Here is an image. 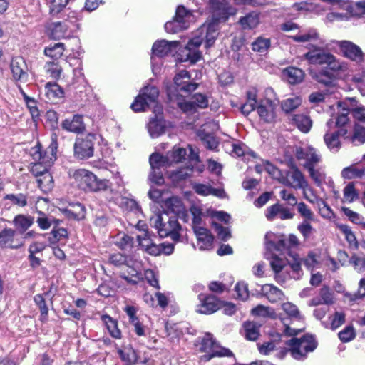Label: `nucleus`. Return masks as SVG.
Returning a JSON list of instances; mask_svg holds the SVG:
<instances>
[{"label": "nucleus", "instance_id": "24", "mask_svg": "<svg viewBox=\"0 0 365 365\" xmlns=\"http://www.w3.org/2000/svg\"><path fill=\"white\" fill-rule=\"evenodd\" d=\"M346 133L347 130L344 128L332 133H331L330 130L328 129L324 136V140L326 145L331 151L334 153L337 152L341 147L339 136H344L346 135Z\"/></svg>", "mask_w": 365, "mask_h": 365}, {"label": "nucleus", "instance_id": "61", "mask_svg": "<svg viewBox=\"0 0 365 365\" xmlns=\"http://www.w3.org/2000/svg\"><path fill=\"white\" fill-rule=\"evenodd\" d=\"M361 168L355 165L344 168L341 171V177L344 179L359 178L360 177Z\"/></svg>", "mask_w": 365, "mask_h": 365}, {"label": "nucleus", "instance_id": "32", "mask_svg": "<svg viewBox=\"0 0 365 365\" xmlns=\"http://www.w3.org/2000/svg\"><path fill=\"white\" fill-rule=\"evenodd\" d=\"M344 103H338V107L342 108L343 110H346V113H343L341 115H339L335 120L334 119H330L327 121L326 125L329 130H331L334 127H338L340 129H346L344 127L349 122V118L347 116L348 109H346L343 107Z\"/></svg>", "mask_w": 365, "mask_h": 365}, {"label": "nucleus", "instance_id": "10", "mask_svg": "<svg viewBox=\"0 0 365 365\" xmlns=\"http://www.w3.org/2000/svg\"><path fill=\"white\" fill-rule=\"evenodd\" d=\"M195 21L191 11L186 9L183 6H179L173 20L165 24V30L168 33L175 34L188 28L190 23Z\"/></svg>", "mask_w": 365, "mask_h": 365}, {"label": "nucleus", "instance_id": "34", "mask_svg": "<svg viewBox=\"0 0 365 365\" xmlns=\"http://www.w3.org/2000/svg\"><path fill=\"white\" fill-rule=\"evenodd\" d=\"M192 173V168L190 165L182 167L178 170L171 171L169 173V178L174 184H178L180 182L190 177Z\"/></svg>", "mask_w": 365, "mask_h": 365}, {"label": "nucleus", "instance_id": "54", "mask_svg": "<svg viewBox=\"0 0 365 365\" xmlns=\"http://www.w3.org/2000/svg\"><path fill=\"white\" fill-rule=\"evenodd\" d=\"M292 260L287 259L289 267L292 270V277L298 279L300 277L301 259L298 255H290Z\"/></svg>", "mask_w": 365, "mask_h": 365}, {"label": "nucleus", "instance_id": "1", "mask_svg": "<svg viewBox=\"0 0 365 365\" xmlns=\"http://www.w3.org/2000/svg\"><path fill=\"white\" fill-rule=\"evenodd\" d=\"M207 4L212 14V21L205 22L195 32L185 48L180 54L181 61H190L195 63L201 58V53L198 51L199 46L203 41L205 47L212 46L217 36V22L225 21L230 16L236 14V9L228 6L227 0H202ZM236 4H252L255 0H234Z\"/></svg>", "mask_w": 365, "mask_h": 365}, {"label": "nucleus", "instance_id": "8", "mask_svg": "<svg viewBox=\"0 0 365 365\" xmlns=\"http://www.w3.org/2000/svg\"><path fill=\"white\" fill-rule=\"evenodd\" d=\"M292 356L297 360H304L308 353L312 352L317 343L312 335L306 334L300 338H293L287 344Z\"/></svg>", "mask_w": 365, "mask_h": 365}, {"label": "nucleus", "instance_id": "50", "mask_svg": "<svg viewBox=\"0 0 365 365\" xmlns=\"http://www.w3.org/2000/svg\"><path fill=\"white\" fill-rule=\"evenodd\" d=\"M34 302L38 306L41 314H40V320L42 322H46L48 320V309L46 304L45 299L43 298L42 294H36L34 297Z\"/></svg>", "mask_w": 365, "mask_h": 365}, {"label": "nucleus", "instance_id": "41", "mask_svg": "<svg viewBox=\"0 0 365 365\" xmlns=\"http://www.w3.org/2000/svg\"><path fill=\"white\" fill-rule=\"evenodd\" d=\"M102 319L111 336L115 339H120L121 332L118 327L117 321L108 315L103 316Z\"/></svg>", "mask_w": 365, "mask_h": 365}, {"label": "nucleus", "instance_id": "6", "mask_svg": "<svg viewBox=\"0 0 365 365\" xmlns=\"http://www.w3.org/2000/svg\"><path fill=\"white\" fill-rule=\"evenodd\" d=\"M265 244L269 251H277L292 255L291 250L297 248L300 245L298 237L290 234L287 238L284 235L269 232L265 235Z\"/></svg>", "mask_w": 365, "mask_h": 365}, {"label": "nucleus", "instance_id": "59", "mask_svg": "<svg viewBox=\"0 0 365 365\" xmlns=\"http://www.w3.org/2000/svg\"><path fill=\"white\" fill-rule=\"evenodd\" d=\"M297 211L303 220H314V214L311 209L303 202L297 203Z\"/></svg>", "mask_w": 365, "mask_h": 365}, {"label": "nucleus", "instance_id": "13", "mask_svg": "<svg viewBox=\"0 0 365 365\" xmlns=\"http://www.w3.org/2000/svg\"><path fill=\"white\" fill-rule=\"evenodd\" d=\"M94 136L88 135L78 138L74 144V155L79 159H87L93 155Z\"/></svg>", "mask_w": 365, "mask_h": 365}, {"label": "nucleus", "instance_id": "21", "mask_svg": "<svg viewBox=\"0 0 365 365\" xmlns=\"http://www.w3.org/2000/svg\"><path fill=\"white\" fill-rule=\"evenodd\" d=\"M277 99H268L267 102H262L257 107V113L259 117L266 122L274 121L276 117L275 110L278 106Z\"/></svg>", "mask_w": 365, "mask_h": 365}, {"label": "nucleus", "instance_id": "46", "mask_svg": "<svg viewBox=\"0 0 365 365\" xmlns=\"http://www.w3.org/2000/svg\"><path fill=\"white\" fill-rule=\"evenodd\" d=\"M36 180L38 186L43 192L50 191L53 187V177L48 171L37 178Z\"/></svg>", "mask_w": 365, "mask_h": 365}, {"label": "nucleus", "instance_id": "26", "mask_svg": "<svg viewBox=\"0 0 365 365\" xmlns=\"http://www.w3.org/2000/svg\"><path fill=\"white\" fill-rule=\"evenodd\" d=\"M62 128L68 132L79 133L84 130L83 117L74 115L72 118L65 119L61 124Z\"/></svg>", "mask_w": 365, "mask_h": 365}, {"label": "nucleus", "instance_id": "33", "mask_svg": "<svg viewBox=\"0 0 365 365\" xmlns=\"http://www.w3.org/2000/svg\"><path fill=\"white\" fill-rule=\"evenodd\" d=\"M284 76L291 84L301 83L304 78V73L302 69L295 67H289L284 70Z\"/></svg>", "mask_w": 365, "mask_h": 365}, {"label": "nucleus", "instance_id": "52", "mask_svg": "<svg viewBox=\"0 0 365 365\" xmlns=\"http://www.w3.org/2000/svg\"><path fill=\"white\" fill-rule=\"evenodd\" d=\"M334 71H329L327 70L322 71L318 73H315L312 76L313 78L317 82L324 84L325 86H330L333 82L334 75Z\"/></svg>", "mask_w": 365, "mask_h": 365}, {"label": "nucleus", "instance_id": "40", "mask_svg": "<svg viewBox=\"0 0 365 365\" xmlns=\"http://www.w3.org/2000/svg\"><path fill=\"white\" fill-rule=\"evenodd\" d=\"M65 51V45L63 43H56L51 44L44 49V54L53 59L61 58Z\"/></svg>", "mask_w": 365, "mask_h": 365}, {"label": "nucleus", "instance_id": "15", "mask_svg": "<svg viewBox=\"0 0 365 365\" xmlns=\"http://www.w3.org/2000/svg\"><path fill=\"white\" fill-rule=\"evenodd\" d=\"M174 83L177 91H181L185 94H190L195 91L198 84L191 79L188 71L182 70L179 71L174 77Z\"/></svg>", "mask_w": 365, "mask_h": 365}, {"label": "nucleus", "instance_id": "20", "mask_svg": "<svg viewBox=\"0 0 365 365\" xmlns=\"http://www.w3.org/2000/svg\"><path fill=\"white\" fill-rule=\"evenodd\" d=\"M179 42L177 41H167L165 40H159L154 43L152 48L153 60L154 56L163 57L175 51Z\"/></svg>", "mask_w": 365, "mask_h": 365}, {"label": "nucleus", "instance_id": "25", "mask_svg": "<svg viewBox=\"0 0 365 365\" xmlns=\"http://www.w3.org/2000/svg\"><path fill=\"white\" fill-rule=\"evenodd\" d=\"M262 294L271 303H277L284 299L283 292L271 284H266L261 288Z\"/></svg>", "mask_w": 365, "mask_h": 365}, {"label": "nucleus", "instance_id": "18", "mask_svg": "<svg viewBox=\"0 0 365 365\" xmlns=\"http://www.w3.org/2000/svg\"><path fill=\"white\" fill-rule=\"evenodd\" d=\"M200 304L196 311L204 314H210L217 311L220 307V301L213 295L200 294L198 295Z\"/></svg>", "mask_w": 365, "mask_h": 365}, {"label": "nucleus", "instance_id": "58", "mask_svg": "<svg viewBox=\"0 0 365 365\" xmlns=\"http://www.w3.org/2000/svg\"><path fill=\"white\" fill-rule=\"evenodd\" d=\"M4 200H10L13 205L25 207L27 205V196L23 193L19 194H7L4 197Z\"/></svg>", "mask_w": 365, "mask_h": 365}, {"label": "nucleus", "instance_id": "60", "mask_svg": "<svg viewBox=\"0 0 365 365\" xmlns=\"http://www.w3.org/2000/svg\"><path fill=\"white\" fill-rule=\"evenodd\" d=\"M311 221L312 220H303L297 225V230L304 239L309 238L314 232V229L310 223Z\"/></svg>", "mask_w": 365, "mask_h": 365}, {"label": "nucleus", "instance_id": "55", "mask_svg": "<svg viewBox=\"0 0 365 365\" xmlns=\"http://www.w3.org/2000/svg\"><path fill=\"white\" fill-rule=\"evenodd\" d=\"M302 103L301 98L296 96L289 98L282 103V108L286 113H289L298 108Z\"/></svg>", "mask_w": 365, "mask_h": 365}, {"label": "nucleus", "instance_id": "2", "mask_svg": "<svg viewBox=\"0 0 365 365\" xmlns=\"http://www.w3.org/2000/svg\"><path fill=\"white\" fill-rule=\"evenodd\" d=\"M68 174L76 185L85 192L106 190L111 186L108 180L99 179L94 173L86 169L71 170Z\"/></svg>", "mask_w": 365, "mask_h": 365}, {"label": "nucleus", "instance_id": "22", "mask_svg": "<svg viewBox=\"0 0 365 365\" xmlns=\"http://www.w3.org/2000/svg\"><path fill=\"white\" fill-rule=\"evenodd\" d=\"M194 232L197 240V245L200 250H209L212 248L214 237L207 229L196 227Z\"/></svg>", "mask_w": 365, "mask_h": 365}, {"label": "nucleus", "instance_id": "28", "mask_svg": "<svg viewBox=\"0 0 365 365\" xmlns=\"http://www.w3.org/2000/svg\"><path fill=\"white\" fill-rule=\"evenodd\" d=\"M257 91L255 88H250L246 93V102L241 106V111L248 115L257 108Z\"/></svg>", "mask_w": 365, "mask_h": 365}, {"label": "nucleus", "instance_id": "9", "mask_svg": "<svg viewBox=\"0 0 365 365\" xmlns=\"http://www.w3.org/2000/svg\"><path fill=\"white\" fill-rule=\"evenodd\" d=\"M168 97L171 102L176 105L185 112H191L196 108H205L208 106V100L206 96L202 93H196L193 96L191 101H185L180 95L173 91L171 88L168 89Z\"/></svg>", "mask_w": 365, "mask_h": 365}, {"label": "nucleus", "instance_id": "51", "mask_svg": "<svg viewBox=\"0 0 365 365\" xmlns=\"http://www.w3.org/2000/svg\"><path fill=\"white\" fill-rule=\"evenodd\" d=\"M282 309L291 321L301 319L299 309L295 304L291 302H285L282 304Z\"/></svg>", "mask_w": 365, "mask_h": 365}, {"label": "nucleus", "instance_id": "5", "mask_svg": "<svg viewBox=\"0 0 365 365\" xmlns=\"http://www.w3.org/2000/svg\"><path fill=\"white\" fill-rule=\"evenodd\" d=\"M199 351L205 353L200 356V361L205 362L209 361L215 357L233 356L232 352L230 349L221 346L210 333H206L200 339Z\"/></svg>", "mask_w": 365, "mask_h": 365}, {"label": "nucleus", "instance_id": "56", "mask_svg": "<svg viewBox=\"0 0 365 365\" xmlns=\"http://www.w3.org/2000/svg\"><path fill=\"white\" fill-rule=\"evenodd\" d=\"M69 0H46V4L49 6L50 14L52 15L58 14L67 5Z\"/></svg>", "mask_w": 365, "mask_h": 365}, {"label": "nucleus", "instance_id": "48", "mask_svg": "<svg viewBox=\"0 0 365 365\" xmlns=\"http://www.w3.org/2000/svg\"><path fill=\"white\" fill-rule=\"evenodd\" d=\"M169 157L170 165H172L174 163L182 162V160L185 159L187 151L182 148L174 147L172 151L167 153Z\"/></svg>", "mask_w": 365, "mask_h": 365}, {"label": "nucleus", "instance_id": "3", "mask_svg": "<svg viewBox=\"0 0 365 365\" xmlns=\"http://www.w3.org/2000/svg\"><path fill=\"white\" fill-rule=\"evenodd\" d=\"M150 225L157 230L160 237L170 236L174 242L180 240L181 226L175 217H169L165 212L156 213L150 217Z\"/></svg>", "mask_w": 365, "mask_h": 365}, {"label": "nucleus", "instance_id": "43", "mask_svg": "<svg viewBox=\"0 0 365 365\" xmlns=\"http://www.w3.org/2000/svg\"><path fill=\"white\" fill-rule=\"evenodd\" d=\"M251 313L252 315L257 317H269L271 319H275L277 317V314L274 309L262 304L257 305L256 307L253 308Z\"/></svg>", "mask_w": 365, "mask_h": 365}, {"label": "nucleus", "instance_id": "44", "mask_svg": "<svg viewBox=\"0 0 365 365\" xmlns=\"http://www.w3.org/2000/svg\"><path fill=\"white\" fill-rule=\"evenodd\" d=\"M259 15L255 13L249 14L240 20V23L244 29H254L259 24Z\"/></svg>", "mask_w": 365, "mask_h": 365}, {"label": "nucleus", "instance_id": "36", "mask_svg": "<svg viewBox=\"0 0 365 365\" xmlns=\"http://www.w3.org/2000/svg\"><path fill=\"white\" fill-rule=\"evenodd\" d=\"M126 267L128 268V274L125 272H122L120 276L126 281L133 284H136L142 278L140 264H135L134 267H131L128 262L126 264Z\"/></svg>", "mask_w": 365, "mask_h": 365}, {"label": "nucleus", "instance_id": "45", "mask_svg": "<svg viewBox=\"0 0 365 365\" xmlns=\"http://www.w3.org/2000/svg\"><path fill=\"white\" fill-rule=\"evenodd\" d=\"M337 227L341 232L344 235L349 246L351 247L357 248L358 242L351 229L348 225L344 224L338 225Z\"/></svg>", "mask_w": 365, "mask_h": 365}, {"label": "nucleus", "instance_id": "49", "mask_svg": "<svg viewBox=\"0 0 365 365\" xmlns=\"http://www.w3.org/2000/svg\"><path fill=\"white\" fill-rule=\"evenodd\" d=\"M66 213L68 217L79 220L85 217V207L81 204L77 203L66 209Z\"/></svg>", "mask_w": 365, "mask_h": 365}, {"label": "nucleus", "instance_id": "47", "mask_svg": "<svg viewBox=\"0 0 365 365\" xmlns=\"http://www.w3.org/2000/svg\"><path fill=\"white\" fill-rule=\"evenodd\" d=\"M314 167L315 166H311L306 169L308 170L309 176L314 183L319 187L325 180L326 174L322 168H315Z\"/></svg>", "mask_w": 365, "mask_h": 365}, {"label": "nucleus", "instance_id": "64", "mask_svg": "<svg viewBox=\"0 0 365 365\" xmlns=\"http://www.w3.org/2000/svg\"><path fill=\"white\" fill-rule=\"evenodd\" d=\"M349 264L354 267V269L357 272H362L365 268V257L354 255L349 260Z\"/></svg>", "mask_w": 365, "mask_h": 365}, {"label": "nucleus", "instance_id": "38", "mask_svg": "<svg viewBox=\"0 0 365 365\" xmlns=\"http://www.w3.org/2000/svg\"><path fill=\"white\" fill-rule=\"evenodd\" d=\"M149 162L151 169L160 170V168L170 166L168 155H163L158 153H154L150 156Z\"/></svg>", "mask_w": 365, "mask_h": 365}, {"label": "nucleus", "instance_id": "7", "mask_svg": "<svg viewBox=\"0 0 365 365\" xmlns=\"http://www.w3.org/2000/svg\"><path fill=\"white\" fill-rule=\"evenodd\" d=\"M304 56L309 63L314 65L326 64L329 70L331 71L337 72L345 68L344 64L339 62L334 55L319 47L308 51Z\"/></svg>", "mask_w": 365, "mask_h": 365}, {"label": "nucleus", "instance_id": "11", "mask_svg": "<svg viewBox=\"0 0 365 365\" xmlns=\"http://www.w3.org/2000/svg\"><path fill=\"white\" fill-rule=\"evenodd\" d=\"M56 143L51 144V156L48 157L46 155H42L41 153L36 152L34 154V158L38 160V162L34 163L31 166V171L36 177L38 178L44 173L48 171V168L52 165L53 163V158L55 156L53 154L54 150H56Z\"/></svg>", "mask_w": 365, "mask_h": 365}, {"label": "nucleus", "instance_id": "19", "mask_svg": "<svg viewBox=\"0 0 365 365\" xmlns=\"http://www.w3.org/2000/svg\"><path fill=\"white\" fill-rule=\"evenodd\" d=\"M284 183L294 189L306 188L307 190L310 191V189L307 187V181L304 175L297 168H293L287 173Z\"/></svg>", "mask_w": 365, "mask_h": 365}, {"label": "nucleus", "instance_id": "23", "mask_svg": "<svg viewBox=\"0 0 365 365\" xmlns=\"http://www.w3.org/2000/svg\"><path fill=\"white\" fill-rule=\"evenodd\" d=\"M337 44L345 57L352 61L361 60L363 53L357 45L349 41H338Z\"/></svg>", "mask_w": 365, "mask_h": 365}, {"label": "nucleus", "instance_id": "29", "mask_svg": "<svg viewBox=\"0 0 365 365\" xmlns=\"http://www.w3.org/2000/svg\"><path fill=\"white\" fill-rule=\"evenodd\" d=\"M148 131L151 138H155L164 133L165 125L163 117L152 118L147 125Z\"/></svg>", "mask_w": 365, "mask_h": 365}, {"label": "nucleus", "instance_id": "35", "mask_svg": "<svg viewBox=\"0 0 365 365\" xmlns=\"http://www.w3.org/2000/svg\"><path fill=\"white\" fill-rule=\"evenodd\" d=\"M34 217L29 215H18L13 220L14 227L20 232H24L34 223Z\"/></svg>", "mask_w": 365, "mask_h": 365}, {"label": "nucleus", "instance_id": "63", "mask_svg": "<svg viewBox=\"0 0 365 365\" xmlns=\"http://www.w3.org/2000/svg\"><path fill=\"white\" fill-rule=\"evenodd\" d=\"M351 141L356 145L365 143V128L356 125L354 127V135L351 137Z\"/></svg>", "mask_w": 365, "mask_h": 365}, {"label": "nucleus", "instance_id": "62", "mask_svg": "<svg viewBox=\"0 0 365 365\" xmlns=\"http://www.w3.org/2000/svg\"><path fill=\"white\" fill-rule=\"evenodd\" d=\"M344 201L352 202L358 197V193L353 183H349L343 190Z\"/></svg>", "mask_w": 365, "mask_h": 365}, {"label": "nucleus", "instance_id": "12", "mask_svg": "<svg viewBox=\"0 0 365 365\" xmlns=\"http://www.w3.org/2000/svg\"><path fill=\"white\" fill-rule=\"evenodd\" d=\"M297 159L302 162L304 168L315 166L321 161V155L313 147L306 145L296 148Z\"/></svg>", "mask_w": 365, "mask_h": 365}, {"label": "nucleus", "instance_id": "37", "mask_svg": "<svg viewBox=\"0 0 365 365\" xmlns=\"http://www.w3.org/2000/svg\"><path fill=\"white\" fill-rule=\"evenodd\" d=\"M260 325L254 322H245L243 324L244 334L245 338L250 341H255L259 336Z\"/></svg>", "mask_w": 365, "mask_h": 365}, {"label": "nucleus", "instance_id": "57", "mask_svg": "<svg viewBox=\"0 0 365 365\" xmlns=\"http://www.w3.org/2000/svg\"><path fill=\"white\" fill-rule=\"evenodd\" d=\"M346 10L353 16H359L365 14V1L358 2H348Z\"/></svg>", "mask_w": 365, "mask_h": 365}, {"label": "nucleus", "instance_id": "17", "mask_svg": "<svg viewBox=\"0 0 365 365\" xmlns=\"http://www.w3.org/2000/svg\"><path fill=\"white\" fill-rule=\"evenodd\" d=\"M46 34L54 40L68 38L71 35L69 22L68 21L51 22L46 26Z\"/></svg>", "mask_w": 365, "mask_h": 365}, {"label": "nucleus", "instance_id": "53", "mask_svg": "<svg viewBox=\"0 0 365 365\" xmlns=\"http://www.w3.org/2000/svg\"><path fill=\"white\" fill-rule=\"evenodd\" d=\"M271 42L269 38L258 37L252 43V48L254 51L259 53L267 52L270 47Z\"/></svg>", "mask_w": 365, "mask_h": 365}, {"label": "nucleus", "instance_id": "42", "mask_svg": "<svg viewBox=\"0 0 365 365\" xmlns=\"http://www.w3.org/2000/svg\"><path fill=\"white\" fill-rule=\"evenodd\" d=\"M44 70L49 76L55 80L58 79L62 73L63 68L58 62L48 61L44 66Z\"/></svg>", "mask_w": 365, "mask_h": 365}, {"label": "nucleus", "instance_id": "16", "mask_svg": "<svg viewBox=\"0 0 365 365\" xmlns=\"http://www.w3.org/2000/svg\"><path fill=\"white\" fill-rule=\"evenodd\" d=\"M16 230L4 228L0 231V250L5 249L16 250L23 246V241L16 237Z\"/></svg>", "mask_w": 365, "mask_h": 365}, {"label": "nucleus", "instance_id": "14", "mask_svg": "<svg viewBox=\"0 0 365 365\" xmlns=\"http://www.w3.org/2000/svg\"><path fill=\"white\" fill-rule=\"evenodd\" d=\"M12 79L15 82L25 83L28 81V66L25 60L20 56L13 58L10 63Z\"/></svg>", "mask_w": 365, "mask_h": 365}, {"label": "nucleus", "instance_id": "31", "mask_svg": "<svg viewBox=\"0 0 365 365\" xmlns=\"http://www.w3.org/2000/svg\"><path fill=\"white\" fill-rule=\"evenodd\" d=\"M290 120L299 130L305 133H308L312 126L310 118L306 115L297 114L292 115Z\"/></svg>", "mask_w": 365, "mask_h": 365}, {"label": "nucleus", "instance_id": "27", "mask_svg": "<svg viewBox=\"0 0 365 365\" xmlns=\"http://www.w3.org/2000/svg\"><path fill=\"white\" fill-rule=\"evenodd\" d=\"M193 189L195 192L200 195L207 196L212 195L222 199L227 197L224 189L213 188L211 185L207 184H195L193 185Z\"/></svg>", "mask_w": 365, "mask_h": 365}, {"label": "nucleus", "instance_id": "4", "mask_svg": "<svg viewBox=\"0 0 365 365\" xmlns=\"http://www.w3.org/2000/svg\"><path fill=\"white\" fill-rule=\"evenodd\" d=\"M159 96L158 89L154 86H148L144 87L139 95L135 98L130 107L135 112L145 111L151 103H155L153 113L155 117H162L163 108L158 104L157 99Z\"/></svg>", "mask_w": 365, "mask_h": 365}, {"label": "nucleus", "instance_id": "30", "mask_svg": "<svg viewBox=\"0 0 365 365\" xmlns=\"http://www.w3.org/2000/svg\"><path fill=\"white\" fill-rule=\"evenodd\" d=\"M45 94L49 101L56 102L63 98L64 92L58 84L48 82L45 86Z\"/></svg>", "mask_w": 365, "mask_h": 365}, {"label": "nucleus", "instance_id": "39", "mask_svg": "<svg viewBox=\"0 0 365 365\" xmlns=\"http://www.w3.org/2000/svg\"><path fill=\"white\" fill-rule=\"evenodd\" d=\"M292 39L296 42H312L319 38V34L314 29H309L304 32H300L297 35L293 36Z\"/></svg>", "mask_w": 365, "mask_h": 365}]
</instances>
